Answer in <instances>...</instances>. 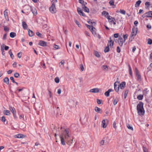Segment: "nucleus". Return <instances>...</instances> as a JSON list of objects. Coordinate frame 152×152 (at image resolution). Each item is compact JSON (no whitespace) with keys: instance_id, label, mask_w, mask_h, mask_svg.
Returning a JSON list of instances; mask_svg holds the SVG:
<instances>
[{"instance_id":"f257e3e1","label":"nucleus","mask_w":152,"mask_h":152,"mask_svg":"<svg viewBox=\"0 0 152 152\" xmlns=\"http://www.w3.org/2000/svg\"><path fill=\"white\" fill-rule=\"evenodd\" d=\"M69 132V129H66L60 135L61 143L63 145H65L66 142L70 145L72 143L73 139L71 137Z\"/></svg>"},{"instance_id":"f03ea898","label":"nucleus","mask_w":152,"mask_h":152,"mask_svg":"<svg viewBox=\"0 0 152 152\" xmlns=\"http://www.w3.org/2000/svg\"><path fill=\"white\" fill-rule=\"evenodd\" d=\"M143 104L142 102H140L137 106V110L139 115H140V113L142 115H143L144 114L145 111L143 107Z\"/></svg>"},{"instance_id":"7ed1b4c3","label":"nucleus","mask_w":152,"mask_h":152,"mask_svg":"<svg viewBox=\"0 0 152 152\" xmlns=\"http://www.w3.org/2000/svg\"><path fill=\"white\" fill-rule=\"evenodd\" d=\"M53 1L52 2V5L51 7H49V10L50 12L52 13H56V8L55 7V4L53 3Z\"/></svg>"},{"instance_id":"20e7f679","label":"nucleus","mask_w":152,"mask_h":152,"mask_svg":"<svg viewBox=\"0 0 152 152\" xmlns=\"http://www.w3.org/2000/svg\"><path fill=\"white\" fill-rule=\"evenodd\" d=\"M110 41L108 42L107 46H110L111 48H113V45L114 41V37L112 36L110 38Z\"/></svg>"},{"instance_id":"39448f33","label":"nucleus","mask_w":152,"mask_h":152,"mask_svg":"<svg viewBox=\"0 0 152 152\" xmlns=\"http://www.w3.org/2000/svg\"><path fill=\"white\" fill-rule=\"evenodd\" d=\"M135 72L137 80L139 82L141 81V75L139 74L138 70L137 68H135Z\"/></svg>"},{"instance_id":"423d86ee","label":"nucleus","mask_w":152,"mask_h":152,"mask_svg":"<svg viewBox=\"0 0 152 152\" xmlns=\"http://www.w3.org/2000/svg\"><path fill=\"white\" fill-rule=\"evenodd\" d=\"M31 6H30L28 5L24 7V10L26 12V14L28 15L29 13L31 10Z\"/></svg>"},{"instance_id":"0eeeda50","label":"nucleus","mask_w":152,"mask_h":152,"mask_svg":"<svg viewBox=\"0 0 152 152\" xmlns=\"http://www.w3.org/2000/svg\"><path fill=\"white\" fill-rule=\"evenodd\" d=\"M119 83L118 82H116L114 84L115 89V91L117 92L118 91L119 89Z\"/></svg>"},{"instance_id":"6e6552de","label":"nucleus","mask_w":152,"mask_h":152,"mask_svg":"<svg viewBox=\"0 0 152 152\" xmlns=\"http://www.w3.org/2000/svg\"><path fill=\"white\" fill-rule=\"evenodd\" d=\"M108 121L107 119L103 120L102 122V127L104 128H105L107 126V124L106 122H107Z\"/></svg>"},{"instance_id":"1a4fd4ad","label":"nucleus","mask_w":152,"mask_h":152,"mask_svg":"<svg viewBox=\"0 0 152 152\" xmlns=\"http://www.w3.org/2000/svg\"><path fill=\"white\" fill-rule=\"evenodd\" d=\"M39 45L41 46L45 47L47 46V42L43 41L40 40L39 42Z\"/></svg>"},{"instance_id":"9d476101","label":"nucleus","mask_w":152,"mask_h":152,"mask_svg":"<svg viewBox=\"0 0 152 152\" xmlns=\"http://www.w3.org/2000/svg\"><path fill=\"white\" fill-rule=\"evenodd\" d=\"M33 15L34 16L36 15L37 14V12L36 9L34 7H31V10Z\"/></svg>"},{"instance_id":"9b49d317","label":"nucleus","mask_w":152,"mask_h":152,"mask_svg":"<svg viewBox=\"0 0 152 152\" xmlns=\"http://www.w3.org/2000/svg\"><path fill=\"white\" fill-rule=\"evenodd\" d=\"M77 11L78 14L80 15H82L83 16H85L86 15L83 13L82 11L81 10V9L79 7L77 8Z\"/></svg>"},{"instance_id":"f8f14e48","label":"nucleus","mask_w":152,"mask_h":152,"mask_svg":"<svg viewBox=\"0 0 152 152\" xmlns=\"http://www.w3.org/2000/svg\"><path fill=\"white\" fill-rule=\"evenodd\" d=\"M136 31L135 28H132V31L131 33V36L130 38H132L133 36H135L136 34Z\"/></svg>"},{"instance_id":"ddd939ff","label":"nucleus","mask_w":152,"mask_h":152,"mask_svg":"<svg viewBox=\"0 0 152 152\" xmlns=\"http://www.w3.org/2000/svg\"><path fill=\"white\" fill-rule=\"evenodd\" d=\"M145 15V17L148 18V17H151L152 18V11H150L148 12L145 14H144V15Z\"/></svg>"},{"instance_id":"4468645a","label":"nucleus","mask_w":152,"mask_h":152,"mask_svg":"<svg viewBox=\"0 0 152 152\" xmlns=\"http://www.w3.org/2000/svg\"><path fill=\"white\" fill-rule=\"evenodd\" d=\"M94 110L96 112L99 113H102V110L101 108H99L97 107H95Z\"/></svg>"},{"instance_id":"2eb2a0df","label":"nucleus","mask_w":152,"mask_h":152,"mask_svg":"<svg viewBox=\"0 0 152 152\" xmlns=\"http://www.w3.org/2000/svg\"><path fill=\"white\" fill-rule=\"evenodd\" d=\"M89 91L93 93H97L99 92V90L98 88H94L91 89Z\"/></svg>"},{"instance_id":"dca6fc26","label":"nucleus","mask_w":152,"mask_h":152,"mask_svg":"<svg viewBox=\"0 0 152 152\" xmlns=\"http://www.w3.org/2000/svg\"><path fill=\"white\" fill-rule=\"evenodd\" d=\"M123 39L121 37H120L118 39V42L119 45L120 46H122L123 45Z\"/></svg>"},{"instance_id":"f3484780","label":"nucleus","mask_w":152,"mask_h":152,"mask_svg":"<svg viewBox=\"0 0 152 152\" xmlns=\"http://www.w3.org/2000/svg\"><path fill=\"white\" fill-rule=\"evenodd\" d=\"M82 8L83 9V10L84 11L86 12H87L88 13L89 12V9L85 5H83V6H82Z\"/></svg>"},{"instance_id":"a211bd4d","label":"nucleus","mask_w":152,"mask_h":152,"mask_svg":"<svg viewBox=\"0 0 152 152\" xmlns=\"http://www.w3.org/2000/svg\"><path fill=\"white\" fill-rule=\"evenodd\" d=\"M126 83L125 82H122L120 84H119V86L121 89H123L125 87Z\"/></svg>"},{"instance_id":"6ab92c4d","label":"nucleus","mask_w":152,"mask_h":152,"mask_svg":"<svg viewBox=\"0 0 152 152\" xmlns=\"http://www.w3.org/2000/svg\"><path fill=\"white\" fill-rule=\"evenodd\" d=\"M106 18L108 19V21L110 23H112V22H113V19H114V18H112L109 15H108V16H107L106 17Z\"/></svg>"},{"instance_id":"aec40b11","label":"nucleus","mask_w":152,"mask_h":152,"mask_svg":"<svg viewBox=\"0 0 152 152\" xmlns=\"http://www.w3.org/2000/svg\"><path fill=\"white\" fill-rule=\"evenodd\" d=\"M22 26L23 28L25 29H26L28 27L25 21L22 22Z\"/></svg>"},{"instance_id":"412c9836","label":"nucleus","mask_w":152,"mask_h":152,"mask_svg":"<svg viewBox=\"0 0 152 152\" xmlns=\"http://www.w3.org/2000/svg\"><path fill=\"white\" fill-rule=\"evenodd\" d=\"M141 1L140 0H139L138 1H137L136 2V3L135 4V7H139L140 6V3H141Z\"/></svg>"},{"instance_id":"4be33fe9","label":"nucleus","mask_w":152,"mask_h":152,"mask_svg":"<svg viewBox=\"0 0 152 152\" xmlns=\"http://www.w3.org/2000/svg\"><path fill=\"white\" fill-rule=\"evenodd\" d=\"M90 31L94 36L96 34V28L94 27H92Z\"/></svg>"},{"instance_id":"5701e85b","label":"nucleus","mask_w":152,"mask_h":152,"mask_svg":"<svg viewBox=\"0 0 152 152\" xmlns=\"http://www.w3.org/2000/svg\"><path fill=\"white\" fill-rule=\"evenodd\" d=\"M9 109L13 114H14V113H16V111L14 107L10 106Z\"/></svg>"},{"instance_id":"b1692460","label":"nucleus","mask_w":152,"mask_h":152,"mask_svg":"<svg viewBox=\"0 0 152 152\" xmlns=\"http://www.w3.org/2000/svg\"><path fill=\"white\" fill-rule=\"evenodd\" d=\"M4 82L7 85L9 84V80L8 77H6L4 78Z\"/></svg>"},{"instance_id":"393cba45","label":"nucleus","mask_w":152,"mask_h":152,"mask_svg":"<svg viewBox=\"0 0 152 152\" xmlns=\"http://www.w3.org/2000/svg\"><path fill=\"white\" fill-rule=\"evenodd\" d=\"M28 32V35L30 37H32L34 35V33L30 29H29Z\"/></svg>"},{"instance_id":"a878e982","label":"nucleus","mask_w":152,"mask_h":152,"mask_svg":"<svg viewBox=\"0 0 152 152\" xmlns=\"http://www.w3.org/2000/svg\"><path fill=\"white\" fill-rule=\"evenodd\" d=\"M24 137V135L22 134H18L15 135V137L16 138H22Z\"/></svg>"},{"instance_id":"bb28decb","label":"nucleus","mask_w":152,"mask_h":152,"mask_svg":"<svg viewBox=\"0 0 152 152\" xmlns=\"http://www.w3.org/2000/svg\"><path fill=\"white\" fill-rule=\"evenodd\" d=\"M103 70L107 71L108 69V66L107 65H103L102 66Z\"/></svg>"},{"instance_id":"cd10ccee","label":"nucleus","mask_w":152,"mask_h":152,"mask_svg":"<svg viewBox=\"0 0 152 152\" xmlns=\"http://www.w3.org/2000/svg\"><path fill=\"white\" fill-rule=\"evenodd\" d=\"M4 113L7 115H10V111L8 110H5L4 111Z\"/></svg>"},{"instance_id":"c85d7f7f","label":"nucleus","mask_w":152,"mask_h":152,"mask_svg":"<svg viewBox=\"0 0 152 152\" xmlns=\"http://www.w3.org/2000/svg\"><path fill=\"white\" fill-rule=\"evenodd\" d=\"M16 36V34L15 32H11L10 34V37L12 38H14Z\"/></svg>"},{"instance_id":"c756f323","label":"nucleus","mask_w":152,"mask_h":152,"mask_svg":"<svg viewBox=\"0 0 152 152\" xmlns=\"http://www.w3.org/2000/svg\"><path fill=\"white\" fill-rule=\"evenodd\" d=\"M143 97V95H140L137 96V98L139 100H142Z\"/></svg>"},{"instance_id":"7c9ffc66","label":"nucleus","mask_w":152,"mask_h":152,"mask_svg":"<svg viewBox=\"0 0 152 152\" xmlns=\"http://www.w3.org/2000/svg\"><path fill=\"white\" fill-rule=\"evenodd\" d=\"M128 66L129 68V74L132 76V73L131 66L129 65H128Z\"/></svg>"},{"instance_id":"2f4dec72","label":"nucleus","mask_w":152,"mask_h":152,"mask_svg":"<svg viewBox=\"0 0 152 152\" xmlns=\"http://www.w3.org/2000/svg\"><path fill=\"white\" fill-rule=\"evenodd\" d=\"M36 34L40 38H43V36L42 34L39 33V32H37L36 33Z\"/></svg>"},{"instance_id":"473e14b6","label":"nucleus","mask_w":152,"mask_h":152,"mask_svg":"<svg viewBox=\"0 0 152 152\" xmlns=\"http://www.w3.org/2000/svg\"><path fill=\"white\" fill-rule=\"evenodd\" d=\"M126 126L127 127L128 129H130L132 131H133V129L132 126H131V125L129 124H127Z\"/></svg>"},{"instance_id":"72a5a7b5","label":"nucleus","mask_w":152,"mask_h":152,"mask_svg":"<svg viewBox=\"0 0 152 152\" xmlns=\"http://www.w3.org/2000/svg\"><path fill=\"white\" fill-rule=\"evenodd\" d=\"M9 53L10 55V57L12 59H13V58H14V56L11 50L9 51Z\"/></svg>"},{"instance_id":"f704fd0d","label":"nucleus","mask_w":152,"mask_h":152,"mask_svg":"<svg viewBox=\"0 0 152 152\" xmlns=\"http://www.w3.org/2000/svg\"><path fill=\"white\" fill-rule=\"evenodd\" d=\"M109 46H107L104 49V52L105 53H107L109 52Z\"/></svg>"},{"instance_id":"c9c22d12","label":"nucleus","mask_w":152,"mask_h":152,"mask_svg":"<svg viewBox=\"0 0 152 152\" xmlns=\"http://www.w3.org/2000/svg\"><path fill=\"white\" fill-rule=\"evenodd\" d=\"M102 14L103 15H105V16L106 17V15L107 16H108V15H109V14L107 12H106V11H103L102 12Z\"/></svg>"},{"instance_id":"e433bc0d","label":"nucleus","mask_w":152,"mask_h":152,"mask_svg":"<svg viewBox=\"0 0 152 152\" xmlns=\"http://www.w3.org/2000/svg\"><path fill=\"white\" fill-rule=\"evenodd\" d=\"M128 90H127L125 91L124 93V97L125 99L126 98L127 96V95L128 94Z\"/></svg>"},{"instance_id":"4c0bfd02","label":"nucleus","mask_w":152,"mask_h":152,"mask_svg":"<svg viewBox=\"0 0 152 152\" xmlns=\"http://www.w3.org/2000/svg\"><path fill=\"white\" fill-rule=\"evenodd\" d=\"M75 22L76 24L78 25L79 27H80L81 26V24L77 20H75Z\"/></svg>"},{"instance_id":"58836bf2","label":"nucleus","mask_w":152,"mask_h":152,"mask_svg":"<svg viewBox=\"0 0 152 152\" xmlns=\"http://www.w3.org/2000/svg\"><path fill=\"white\" fill-rule=\"evenodd\" d=\"M148 44L151 45L152 44V40L151 39H147Z\"/></svg>"},{"instance_id":"ea45409f","label":"nucleus","mask_w":152,"mask_h":152,"mask_svg":"<svg viewBox=\"0 0 152 152\" xmlns=\"http://www.w3.org/2000/svg\"><path fill=\"white\" fill-rule=\"evenodd\" d=\"M119 12L120 13H121L123 15H125L126 13V12L125 11L123 10H120L119 11Z\"/></svg>"},{"instance_id":"a19ab883","label":"nucleus","mask_w":152,"mask_h":152,"mask_svg":"<svg viewBox=\"0 0 152 152\" xmlns=\"http://www.w3.org/2000/svg\"><path fill=\"white\" fill-rule=\"evenodd\" d=\"M55 81L56 83H58L59 82V79L58 77H56L55 79Z\"/></svg>"},{"instance_id":"79ce46f5","label":"nucleus","mask_w":152,"mask_h":152,"mask_svg":"<svg viewBox=\"0 0 152 152\" xmlns=\"http://www.w3.org/2000/svg\"><path fill=\"white\" fill-rule=\"evenodd\" d=\"M65 63V61L64 60H62L59 64V66H61V65L64 64Z\"/></svg>"},{"instance_id":"37998d69","label":"nucleus","mask_w":152,"mask_h":152,"mask_svg":"<svg viewBox=\"0 0 152 152\" xmlns=\"http://www.w3.org/2000/svg\"><path fill=\"white\" fill-rule=\"evenodd\" d=\"M109 4L110 5H114V1L113 0H110L109 2Z\"/></svg>"},{"instance_id":"c03bdc74","label":"nucleus","mask_w":152,"mask_h":152,"mask_svg":"<svg viewBox=\"0 0 152 152\" xmlns=\"http://www.w3.org/2000/svg\"><path fill=\"white\" fill-rule=\"evenodd\" d=\"M7 10L6 9L4 12V16H8V12H7Z\"/></svg>"},{"instance_id":"a18cd8bd","label":"nucleus","mask_w":152,"mask_h":152,"mask_svg":"<svg viewBox=\"0 0 152 152\" xmlns=\"http://www.w3.org/2000/svg\"><path fill=\"white\" fill-rule=\"evenodd\" d=\"M88 23L89 24H93L94 23L95 24L96 23L94 22H92V20H89L88 21Z\"/></svg>"},{"instance_id":"49530a36","label":"nucleus","mask_w":152,"mask_h":152,"mask_svg":"<svg viewBox=\"0 0 152 152\" xmlns=\"http://www.w3.org/2000/svg\"><path fill=\"white\" fill-rule=\"evenodd\" d=\"M79 2L82 4V6H83V5H85L84 4L85 2L83 0H79Z\"/></svg>"},{"instance_id":"de8ad7c7","label":"nucleus","mask_w":152,"mask_h":152,"mask_svg":"<svg viewBox=\"0 0 152 152\" xmlns=\"http://www.w3.org/2000/svg\"><path fill=\"white\" fill-rule=\"evenodd\" d=\"M110 92L107 91L104 94L106 96L108 97L110 95Z\"/></svg>"},{"instance_id":"09e8293b","label":"nucleus","mask_w":152,"mask_h":152,"mask_svg":"<svg viewBox=\"0 0 152 152\" xmlns=\"http://www.w3.org/2000/svg\"><path fill=\"white\" fill-rule=\"evenodd\" d=\"M128 36V35L127 34H126L124 35L123 37L124 39V42H125L126 39H127Z\"/></svg>"},{"instance_id":"8fccbe9b","label":"nucleus","mask_w":152,"mask_h":152,"mask_svg":"<svg viewBox=\"0 0 152 152\" xmlns=\"http://www.w3.org/2000/svg\"><path fill=\"white\" fill-rule=\"evenodd\" d=\"M80 68L82 71H83L84 70V67L83 65V64H81L80 65Z\"/></svg>"},{"instance_id":"3c124183","label":"nucleus","mask_w":152,"mask_h":152,"mask_svg":"<svg viewBox=\"0 0 152 152\" xmlns=\"http://www.w3.org/2000/svg\"><path fill=\"white\" fill-rule=\"evenodd\" d=\"M145 5L147 6V8H148L150 5V2H146L145 3Z\"/></svg>"},{"instance_id":"603ef678","label":"nucleus","mask_w":152,"mask_h":152,"mask_svg":"<svg viewBox=\"0 0 152 152\" xmlns=\"http://www.w3.org/2000/svg\"><path fill=\"white\" fill-rule=\"evenodd\" d=\"M102 102V100L97 99V102L99 104H101Z\"/></svg>"},{"instance_id":"864d4df0","label":"nucleus","mask_w":152,"mask_h":152,"mask_svg":"<svg viewBox=\"0 0 152 152\" xmlns=\"http://www.w3.org/2000/svg\"><path fill=\"white\" fill-rule=\"evenodd\" d=\"M95 56L97 57H99L100 56V55L99 53L97 51H96L95 52Z\"/></svg>"},{"instance_id":"5fc2aeb1","label":"nucleus","mask_w":152,"mask_h":152,"mask_svg":"<svg viewBox=\"0 0 152 152\" xmlns=\"http://www.w3.org/2000/svg\"><path fill=\"white\" fill-rule=\"evenodd\" d=\"M19 74L17 72H16L14 74V76L15 77L18 78L19 76Z\"/></svg>"},{"instance_id":"6e6d98bb","label":"nucleus","mask_w":152,"mask_h":152,"mask_svg":"<svg viewBox=\"0 0 152 152\" xmlns=\"http://www.w3.org/2000/svg\"><path fill=\"white\" fill-rule=\"evenodd\" d=\"M7 39V34H5L4 35L3 39V40H6Z\"/></svg>"},{"instance_id":"4d7b16f0","label":"nucleus","mask_w":152,"mask_h":152,"mask_svg":"<svg viewBox=\"0 0 152 152\" xmlns=\"http://www.w3.org/2000/svg\"><path fill=\"white\" fill-rule=\"evenodd\" d=\"M118 100L115 99L113 101V104L114 105H116L118 103Z\"/></svg>"},{"instance_id":"13d9d810","label":"nucleus","mask_w":152,"mask_h":152,"mask_svg":"<svg viewBox=\"0 0 152 152\" xmlns=\"http://www.w3.org/2000/svg\"><path fill=\"white\" fill-rule=\"evenodd\" d=\"M116 123L115 121L113 123V127L114 129H116Z\"/></svg>"},{"instance_id":"bf43d9fd","label":"nucleus","mask_w":152,"mask_h":152,"mask_svg":"<svg viewBox=\"0 0 152 152\" xmlns=\"http://www.w3.org/2000/svg\"><path fill=\"white\" fill-rule=\"evenodd\" d=\"M53 47L56 49H57L59 48V46L58 45H54L53 46Z\"/></svg>"},{"instance_id":"052dcab7","label":"nucleus","mask_w":152,"mask_h":152,"mask_svg":"<svg viewBox=\"0 0 152 152\" xmlns=\"http://www.w3.org/2000/svg\"><path fill=\"white\" fill-rule=\"evenodd\" d=\"M87 27L90 30V29H91L92 27H94L93 26H91L89 25H88L87 24L86 25Z\"/></svg>"},{"instance_id":"680f3d73","label":"nucleus","mask_w":152,"mask_h":152,"mask_svg":"<svg viewBox=\"0 0 152 152\" xmlns=\"http://www.w3.org/2000/svg\"><path fill=\"white\" fill-rule=\"evenodd\" d=\"M4 30L5 31H8L9 29L6 26H4Z\"/></svg>"},{"instance_id":"e2e57ef3","label":"nucleus","mask_w":152,"mask_h":152,"mask_svg":"<svg viewBox=\"0 0 152 152\" xmlns=\"http://www.w3.org/2000/svg\"><path fill=\"white\" fill-rule=\"evenodd\" d=\"M114 37H114V38H118V33H116V34H114Z\"/></svg>"},{"instance_id":"0e129e2a","label":"nucleus","mask_w":152,"mask_h":152,"mask_svg":"<svg viewBox=\"0 0 152 152\" xmlns=\"http://www.w3.org/2000/svg\"><path fill=\"white\" fill-rule=\"evenodd\" d=\"M104 140H102L100 142V144L101 145H104Z\"/></svg>"},{"instance_id":"69168bd1","label":"nucleus","mask_w":152,"mask_h":152,"mask_svg":"<svg viewBox=\"0 0 152 152\" xmlns=\"http://www.w3.org/2000/svg\"><path fill=\"white\" fill-rule=\"evenodd\" d=\"M17 56L18 57L20 58L21 57V54L20 53H19L17 54Z\"/></svg>"},{"instance_id":"338daca9","label":"nucleus","mask_w":152,"mask_h":152,"mask_svg":"<svg viewBox=\"0 0 152 152\" xmlns=\"http://www.w3.org/2000/svg\"><path fill=\"white\" fill-rule=\"evenodd\" d=\"M1 121L3 122H5L6 121V119L4 117L2 116L1 117Z\"/></svg>"},{"instance_id":"774afa93","label":"nucleus","mask_w":152,"mask_h":152,"mask_svg":"<svg viewBox=\"0 0 152 152\" xmlns=\"http://www.w3.org/2000/svg\"><path fill=\"white\" fill-rule=\"evenodd\" d=\"M121 50L119 46L117 47V51L118 53H119L120 52Z\"/></svg>"}]
</instances>
